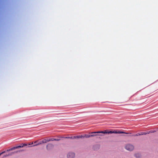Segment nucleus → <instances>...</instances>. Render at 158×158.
Listing matches in <instances>:
<instances>
[{
	"instance_id": "1",
	"label": "nucleus",
	"mask_w": 158,
	"mask_h": 158,
	"mask_svg": "<svg viewBox=\"0 0 158 158\" xmlns=\"http://www.w3.org/2000/svg\"><path fill=\"white\" fill-rule=\"evenodd\" d=\"M108 133V134H112V133H116V134H121V133H125L123 131H108L106 130H105L104 131H97V132H91V134H93V133Z\"/></svg>"
},
{
	"instance_id": "2",
	"label": "nucleus",
	"mask_w": 158,
	"mask_h": 158,
	"mask_svg": "<svg viewBox=\"0 0 158 158\" xmlns=\"http://www.w3.org/2000/svg\"><path fill=\"white\" fill-rule=\"evenodd\" d=\"M124 147L126 150L130 152L133 151L134 148L133 145L130 144H126Z\"/></svg>"
},
{
	"instance_id": "3",
	"label": "nucleus",
	"mask_w": 158,
	"mask_h": 158,
	"mask_svg": "<svg viewBox=\"0 0 158 158\" xmlns=\"http://www.w3.org/2000/svg\"><path fill=\"white\" fill-rule=\"evenodd\" d=\"M75 153L73 152H70L68 153L67 155V158H75Z\"/></svg>"
},
{
	"instance_id": "4",
	"label": "nucleus",
	"mask_w": 158,
	"mask_h": 158,
	"mask_svg": "<svg viewBox=\"0 0 158 158\" xmlns=\"http://www.w3.org/2000/svg\"><path fill=\"white\" fill-rule=\"evenodd\" d=\"M134 155L136 158H141L142 157L141 154L138 152H135Z\"/></svg>"
},
{
	"instance_id": "5",
	"label": "nucleus",
	"mask_w": 158,
	"mask_h": 158,
	"mask_svg": "<svg viewBox=\"0 0 158 158\" xmlns=\"http://www.w3.org/2000/svg\"><path fill=\"white\" fill-rule=\"evenodd\" d=\"M22 151H23V150H19L18 151H15L14 152H13L12 153H9L8 154H7V155H4L3 156V157H6L7 156H11L14 153H18V152H22Z\"/></svg>"
},
{
	"instance_id": "6",
	"label": "nucleus",
	"mask_w": 158,
	"mask_h": 158,
	"mask_svg": "<svg viewBox=\"0 0 158 158\" xmlns=\"http://www.w3.org/2000/svg\"><path fill=\"white\" fill-rule=\"evenodd\" d=\"M23 147V146H21V145H20V146H17V147H14L10 149L7 150V152H9V151H11V150H14L15 149H16L19 148H22Z\"/></svg>"
},
{
	"instance_id": "7",
	"label": "nucleus",
	"mask_w": 158,
	"mask_h": 158,
	"mask_svg": "<svg viewBox=\"0 0 158 158\" xmlns=\"http://www.w3.org/2000/svg\"><path fill=\"white\" fill-rule=\"evenodd\" d=\"M50 141V139L47 138V139H44L42 141V143H46L47 142Z\"/></svg>"
},
{
	"instance_id": "8",
	"label": "nucleus",
	"mask_w": 158,
	"mask_h": 158,
	"mask_svg": "<svg viewBox=\"0 0 158 158\" xmlns=\"http://www.w3.org/2000/svg\"><path fill=\"white\" fill-rule=\"evenodd\" d=\"M84 136L82 135H78L77 136H74L73 138H84Z\"/></svg>"
},
{
	"instance_id": "9",
	"label": "nucleus",
	"mask_w": 158,
	"mask_h": 158,
	"mask_svg": "<svg viewBox=\"0 0 158 158\" xmlns=\"http://www.w3.org/2000/svg\"><path fill=\"white\" fill-rule=\"evenodd\" d=\"M150 132H152L151 131H150L149 132H141V135H146L147 134H149V133H150Z\"/></svg>"
},
{
	"instance_id": "10",
	"label": "nucleus",
	"mask_w": 158,
	"mask_h": 158,
	"mask_svg": "<svg viewBox=\"0 0 158 158\" xmlns=\"http://www.w3.org/2000/svg\"><path fill=\"white\" fill-rule=\"evenodd\" d=\"M84 136V137H85L86 138H89L90 137V135H85L84 136Z\"/></svg>"
},
{
	"instance_id": "11",
	"label": "nucleus",
	"mask_w": 158,
	"mask_h": 158,
	"mask_svg": "<svg viewBox=\"0 0 158 158\" xmlns=\"http://www.w3.org/2000/svg\"><path fill=\"white\" fill-rule=\"evenodd\" d=\"M42 143V142H41L37 144H36L35 145H34L33 146H37L40 144H41Z\"/></svg>"
},
{
	"instance_id": "12",
	"label": "nucleus",
	"mask_w": 158,
	"mask_h": 158,
	"mask_svg": "<svg viewBox=\"0 0 158 158\" xmlns=\"http://www.w3.org/2000/svg\"><path fill=\"white\" fill-rule=\"evenodd\" d=\"M73 137H74V136H73V137H66L65 138H70V139H76L75 138H73Z\"/></svg>"
},
{
	"instance_id": "13",
	"label": "nucleus",
	"mask_w": 158,
	"mask_h": 158,
	"mask_svg": "<svg viewBox=\"0 0 158 158\" xmlns=\"http://www.w3.org/2000/svg\"><path fill=\"white\" fill-rule=\"evenodd\" d=\"M54 139H53V138L50 139V141H53L54 140H55Z\"/></svg>"
},
{
	"instance_id": "14",
	"label": "nucleus",
	"mask_w": 158,
	"mask_h": 158,
	"mask_svg": "<svg viewBox=\"0 0 158 158\" xmlns=\"http://www.w3.org/2000/svg\"><path fill=\"white\" fill-rule=\"evenodd\" d=\"M21 146H23V147L24 146H27V144H25V143H24V144H21Z\"/></svg>"
},
{
	"instance_id": "15",
	"label": "nucleus",
	"mask_w": 158,
	"mask_h": 158,
	"mask_svg": "<svg viewBox=\"0 0 158 158\" xmlns=\"http://www.w3.org/2000/svg\"><path fill=\"white\" fill-rule=\"evenodd\" d=\"M55 140V141H59L60 140V139H54Z\"/></svg>"
},
{
	"instance_id": "16",
	"label": "nucleus",
	"mask_w": 158,
	"mask_h": 158,
	"mask_svg": "<svg viewBox=\"0 0 158 158\" xmlns=\"http://www.w3.org/2000/svg\"><path fill=\"white\" fill-rule=\"evenodd\" d=\"M141 135V133H140V134H139V133H137V134H136V136H138V135Z\"/></svg>"
},
{
	"instance_id": "17",
	"label": "nucleus",
	"mask_w": 158,
	"mask_h": 158,
	"mask_svg": "<svg viewBox=\"0 0 158 158\" xmlns=\"http://www.w3.org/2000/svg\"><path fill=\"white\" fill-rule=\"evenodd\" d=\"M5 151H4L2 152V153H1L0 154V155H2V154H3V153H5Z\"/></svg>"
},
{
	"instance_id": "18",
	"label": "nucleus",
	"mask_w": 158,
	"mask_h": 158,
	"mask_svg": "<svg viewBox=\"0 0 158 158\" xmlns=\"http://www.w3.org/2000/svg\"><path fill=\"white\" fill-rule=\"evenodd\" d=\"M96 135H90V137H93V136H96Z\"/></svg>"
},
{
	"instance_id": "19",
	"label": "nucleus",
	"mask_w": 158,
	"mask_h": 158,
	"mask_svg": "<svg viewBox=\"0 0 158 158\" xmlns=\"http://www.w3.org/2000/svg\"><path fill=\"white\" fill-rule=\"evenodd\" d=\"M37 142V141H36L34 142V143H36Z\"/></svg>"
},
{
	"instance_id": "20",
	"label": "nucleus",
	"mask_w": 158,
	"mask_h": 158,
	"mask_svg": "<svg viewBox=\"0 0 158 158\" xmlns=\"http://www.w3.org/2000/svg\"><path fill=\"white\" fill-rule=\"evenodd\" d=\"M28 144H29V145H30V144H31V143H29Z\"/></svg>"
},
{
	"instance_id": "21",
	"label": "nucleus",
	"mask_w": 158,
	"mask_h": 158,
	"mask_svg": "<svg viewBox=\"0 0 158 158\" xmlns=\"http://www.w3.org/2000/svg\"><path fill=\"white\" fill-rule=\"evenodd\" d=\"M33 144V142H32L31 143V144Z\"/></svg>"
}]
</instances>
